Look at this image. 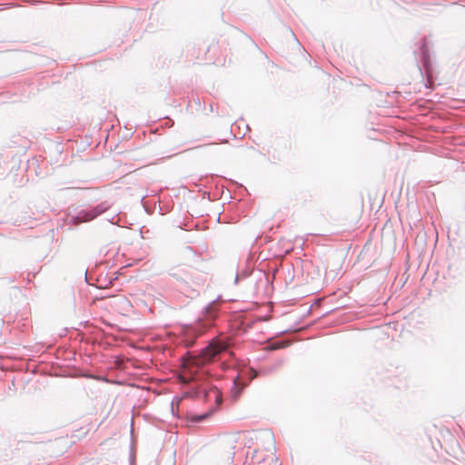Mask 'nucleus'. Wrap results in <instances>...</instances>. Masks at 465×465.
<instances>
[{
    "mask_svg": "<svg viewBox=\"0 0 465 465\" xmlns=\"http://www.w3.org/2000/svg\"><path fill=\"white\" fill-rule=\"evenodd\" d=\"M229 346L230 341L227 338H214L200 354L190 356L185 366L188 368L189 371L193 373L194 371L193 368L204 366L216 360L222 354L229 353L232 355V352L228 350Z\"/></svg>",
    "mask_w": 465,
    "mask_h": 465,
    "instance_id": "1",
    "label": "nucleus"
},
{
    "mask_svg": "<svg viewBox=\"0 0 465 465\" xmlns=\"http://www.w3.org/2000/svg\"><path fill=\"white\" fill-rule=\"evenodd\" d=\"M250 440L255 443V449L252 456L253 465H274L276 463L274 438L272 432H258L253 434Z\"/></svg>",
    "mask_w": 465,
    "mask_h": 465,
    "instance_id": "2",
    "label": "nucleus"
},
{
    "mask_svg": "<svg viewBox=\"0 0 465 465\" xmlns=\"http://www.w3.org/2000/svg\"><path fill=\"white\" fill-rule=\"evenodd\" d=\"M97 215V213H88V212H82L78 214L76 219L79 223L81 222H88L93 220Z\"/></svg>",
    "mask_w": 465,
    "mask_h": 465,
    "instance_id": "3",
    "label": "nucleus"
},
{
    "mask_svg": "<svg viewBox=\"0 0 465 465\" xmlns=\"http://www.w3.org/2000/svg\"><path fill=\"white\" fill-rule=\"evenodd\" d=\"M214 393H215L216 401L218 404H220L222 402V395L217 390L214 391Z\"/></svg>",
    "mask_w": 465,
    "mask_h": 465,
    "instance_id": "4",
    "label": "nucleus"
}]
</instances>
